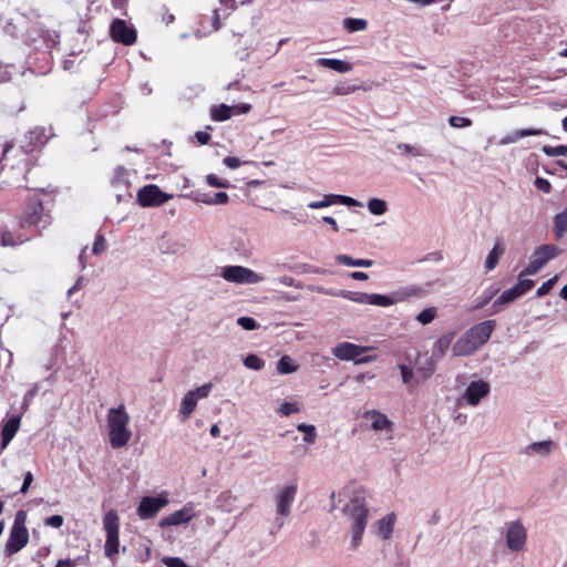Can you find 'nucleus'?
Returning <instances> with one entry per match:
<instances>
[{"instance_id":"39","label":"nucleus","mask_w":567,"mask_h":567,"mask_svg":"<svg viewBox=\"0 0 567 567\" xmlns=\"http://www.w3.org/2000/svg\"><path fill=\"white\" fill-rule=\"evenodd\" d=\"M542 151L546 156H549V157L567 155V146L566 145H557V146L545 145V146H543Z\"/></svg>"},{"instance_id":"26","label":"nucleus","mask_w":567,"mask_h":567,"mask_svg":"<svg viewBox=\"0 0 567 567\" xmlns=\"http://www.w3.org/2000/svg\"><path fill=\"white\" fill-rule=\"evenodd\" d=\"M336 259L339 264L348 266V267H362L370 268L373 266L374 261L372 259H354L348 255H338Z\"/></svg>"},{"instance_id":"24","label":"nucleus","mask_w":567,"mask_h":567,"mask_svg":"<svg viewBox=\"0 0 567 567\" xmlns=\"http://www.w3.org/2000/svg\"><path fill=\"white\" fill-rule=\"evenodd\" d=\"M556 447V443L551 440H545L530 443L526 446L525 453H536L540 455H548Z\"/></svg>"},{"instance_id":"27","label":"nucleus","mask_w":567,"mask_h":567,"mask_svg":"<svg viewBox=\"0 0 567 567\" xmlns=\"http://www.w3.org/2000/svg\"><path fill=\"white\" fill-rule=\"evenodd\" d=\"M368 300V305L378 307H390L396 303L393 292L391 295L369 293Z\"/></svg>"},{"instance_id":"38","label":"nucleus","mask_w":567,"mask_h":567,"mask_svg":"<svg viewBox=\"0 0 567 567\" xmlns=\"http://www.w3.org/2000/svg\"><path fill=\"white\" fill-rule=\"evenodd\" d=\"M437 316V310L435 307H430V308H425L424 310H422L417 316H416V320L425 326V324H429L431 323Z\"/></svg>"},{"instance_id":"21","label":"nucleus","mask_w":567,"mask_h":567,"mask_svg":"<svg viewBox=\"0 0 567 567\" xmlns=\"http://www.w3.org/2000/svg\"><path fill=\"white\" fill-rule=\"evenodd\" d=\"M548 133L543 128H520L512 132L511 134L503 137L502 144L516 143L519 138L527 136L547 135Z\"/></svg>"},{"instance_id":"30","label":"nucleus","mask_w":567,"mask_h":567,"mask_svg":"<svg viewBox=\"0 0 567 567\" xmlns=\"http://www.w3.org/2000/svg\"><path fill=\"white\" fill-rule=\"evenodd\" d=\"M343 27L349 32H358V31L365 30L368 27V22H367V20L361 19V18H346L343 20Z\"/></svg>"},{"instance_id":"18","label":"nucleus","mask_w":567,"mask_h":567,"mask_svg":"<svg viewBox=\"0 0 567 567\" xmlns=\"http://www.w3.org/2000/svg\"><path fill=\"white\" fill-rule=\"evenodd\" d=\"M21 417L19 415L11 416L6 421L1 429V450L3 451L17 434L20 427Z\"/></svg>"},{"instance_id":"45","label":"nucleus","mask_w":567,"mask_h":567,"mask_svg":"<svg viewBox=\"0 0 567 567\" xmlns=\"http://www.w3.org/2000/svg\"><path fill=\"white\" fill-rule=\"evenodd\" d=\"M557 279H558V277L554 276L553 278L545 281L540 287H538V289L536 291V296L540 298V297H544L547 293H549V291L553 289L554 285L556 284Z\"/></svg>"},{"instance_id":"48","label":"nucleus","mask_w":567,"mask_h":567,"mask_svg":"<svg viewBox=\"0 0 567 567\" xmlns=\"http://www.w3.org/2000/svg\"><path fill=\"white\" fill-rule=\"evenodd\" d=\"M237 323L245 330H254L258 326L257 321L250 317H239Z\"/></svg>"},{"instance_id":"28","label":"nucleus","mask_w":567,"mask_h":567,"mask_svg":"<svg viewBox=\"0 0 567 567\" xmlns=\"http://www.w3.org/2000/svg\"><path fill=\"white\" fill-rule=\"evenodd\" d=\"M41 212H42V206L40 203H35L32 207H31V210L30 212H27L24 217H23V221H22V225H30V226H35L40 223L41 220Z\"/></svg>"},{"instance_id":"25","label":"nucleus","mask_w":567,"mask_h":567,"mask_svg":"<svg viewBox=\"0 0 567 567\" xmlns=\"http://www.w3.org/2000/svg\"><path fill=\"white\" fill-rule=\"evenodd\" d=\"M332 296L341 297L343 299L353 301L360 305H368L369 293L360 292V291H350V290H339L338 292H332Z\"/></svg>"},{"instance_id":"50","label":"nucleus","mask_w":567,"mask_h":567,"mask_svg":"<svg viewBox=\"0 0 567 567\" xmlns=\"http://www.w3.org/2000/svg\"><path fill=\"white\" fill-rule=\"evenodd\" d=\"M514 286L518 289V291L523 296L524 293H526L528 290H530L534 287V280H532V279H523L520 277L518 282L516 285H514Z\"/></svg>"},{"instance_id":"6","label":"nucleus","mask_w":567,"mask_h":567,"mask_svg":"<svg viewBox=\"0 0 567 567\" xmlns=\"http://www.w3.org/2000/svg\"><path fill=\"white\" fill-rule=\"evenodd\" d=\"M560 254L561 249L555 245H540L534 250L530 262L522 271L520 276L536 275L548 261Z\"/></svg>"},{"instance_id":"31","label":"nucleus","mask_w":567,"mask_h":567,"mask_svg":"<svg viewBox=\"0 0 567 567\" xmlns=\"http://www.w3.org/2000/svg\"><path fill=\"white\" fill-rule=\"evenodd\" d=\"M522 293L518 291V289L513 286L512 288L505 290L502 292V295L495 300V306L506 305L509 303L517 298H519Z\"/></svg>"},{"instance_id":"46","label":"nucleus","mask_w":567,"mask_h":567,"mask_svg":"<svg viewBox=\"0 0 567 567\" xmlns=\"http://www.w3.org/2000/svg\"><path fill=\"white\" fill-rule=\"evenodd\" d=\"M207 184L212 187L228 188L230 183L226 179H219L215 174L206 176Z\"/></svg>"},{"instance_id":"33","label":"nucleus","mask_w":567,"mask_h":567,"mask_svg":"<svg viewBox=\"0 0 567 567\" xmlns=\"http://www.w3.org/2000/svg\"><path fill=\"white\" fill-rule=\"evenodd\" d=\"M332 205H337V194H326L321 200H312L307 206L310 209H320Z\"/></svg>"},{"instance_id":"15","label":"nucleus","mask_w":567,"mask_h":567,"mask_svg":"<svg viewBox=\"0 0 567 567\" xmlns=\"http://www.w3.org/2000/svg\"><path fill=\"white\" fill-rule=\"evenodd\" d=\"M52 136L51 130L44 127H35L30 130L25 135V142L21 145L23 153H29L38 146L44 145Z\"/></svg>"},{"instance_id":"13","label":"nucleus","mask_w":567,"mask_h":567,"mask_svg":"<svg viewBox=\"0 0 567 567\" xmlns=\"http://www.w3.org/2000/svg\"><path fill=\"white\" fill-rule=\"evenodd\" d=\"M168 504V499L165 495L156 497L145 496L141 499L137 507V515L141 519L153 518L163 507Z\"/></svg>"},{"instance_id":"57","label":"nucleus","mask_w":567,"mask_h":567,"mask_svg":"<svg viewBox=\"0 0 567 567\" xmlns=\"http://www.w3.org/2000/svg\"><path fill=\"white\" fill-rule=\"evenodd\" d=\"M223 163L231 169H235L240 166V161L237 157L227 156L223 159Z\"/></svg>"},{"instance_id":"11","label":"nucleus","mask_w":567,"mask_h":567,"mask_svg":"<svg viewBox=\"0 0 567 567\" xmlns=\"http://www.w3.org/2000/svg\"><path fill=\"white\" fill-rule=\"evenodd\" d=\"M110 34L115 42L124 45L134 44L137 38L135 28L122 19L113 20L110 28Z\"/></svg>"},{"instance_id":"23","label":"nucleus","mask_w":567,"mask_h":567,"mask_svg":"<svg viewBox=\"0 0 567 567\" xmlns=\"http://www.w3.org/2000/svg\"><path fill=\"white\" fill-rule=\"evenodd\" d=\"M394 520H395V516L392 513V514H389V515L382 517L381 519H379L375 523L377 534L382 539H389L390 538V536H391V534L393 532Z\"/></svg>"},{"instance_id":"42","label":"nucleus","mask_w":567,"mask_h":567,"mask_svg":"<svg viewBox=\"0 0 567 567\" xmlns=\"http://www.w3.org/2000/svg\"><path fill=\"white\" fill-rule=\"evenodd\" d=\"M449 124L454 128H464L472 125V120L464 116L453 115L449 117Z\"/></svg>"},{"instance_id":"56","label":"nucleus","mask_w":567,"mask_h":567,"mask_svg":"<svg viewBox=\"0 0 567 567\" xmlns=\"http://www.w3.org/2000/svg\"><path fill=\"white\" fill-rule=\"evenodd\" d=\"M535 185H536V187L539 190H542V192H544L546 194H548L551 190L550 183L547 179H545V178L537 177L536 181H535Z\"/></svg>"},{"instance_id":"61","label":"nucleus","mask_w":567,"mask_h":567,"mask_svg":"<svg viewBox=\"0 0 567 567\" xmlns=\"http://www.w3.org/2000/svg\"><path fill=\"white\" fill-rule=\"evenodd\" d=\"M297 364L286 355V374L297 371Z\"/></svg>"},{"instance_id":"12","label":"nucleus","mask_w":567,"mask_h":567,"mask_svg":"<svg viewBox=\"0 0 567 567\" xmlns=\"http://www.w3.org/2000/svg\"><path fill=\"white\" fill-rule=\"evenodd\" d=\"M172 198L159 189L157 185H146L137 193V200L143 207L159 206Z\"/></svg>"},{"instance_id":"5","label":"nucleus","mask_w":567,"mask_h":567,"mask_svg":"<svg viewBox=\"0 0 567 567\" xmlns=\"http://www.w3.org/2000/svg\"><path fill=\"white\" fill-rule=\"evenodd\" d=\"M103 528L106 534L105 540V556L112 558L114 555L118 553L120 540H118V529H120V517L114 509L109 511L103 517Z\"/></svg>"},{"instance_id":"43","label":"nucleus","mask_w":567,"mask_h":567,"mask_svg":"<svg viewBox=\"0 0 567 567\" xmlns=\"http://www.w3.org/2000/svg\"><path fill=\"white\" fill-rule=\"evenodd\" d=\"M229 197L225 192H218L214 196L209 197V199H200V203L206 205H221L228 202Z\"/></svg>"},{"instance_id":"32","label":"nucleus","mask_w":567,"mask_h":567,"mask_svg":"<svg viewBox=\"0 0 567 567\" xmlns=\"http://www.w3.org/2000/svg\"><path fill=\"white\" fill-rule=\"evenodd\" d=\"M367 207L372 215L377 216L383 215L388 212V204L381 198H371L368 202Z\"/></svg>"},{"instance_id":"35","label":"nucleus","mask_w":567,"mask_h":567,"mask_svg":"<svg viewBox=\"0 0 567 567\" xmlns=\"http://www.w3.org/2000/svg\"><path fill=\"white\" fill-rule=\"evenodd\" d=\"M436 360L433 357H429L424 362H420L416 370L422 374L424 379H429L435 371Z\"/></svg>"},{"instance_id":"62","label":"nucleus","mask_w":567,"mask_h":567,"mask_svg":"<svg viewBox=\"0 0 567 567\" xmlns=\"http://www.w3.org/2000/svg\"><path fill=\"white\" fill-rule=\"evenodd\" d=\"M322 220H323L324 223H327L328 225H330V226H331V228H332L334 231H338V230H339V226H338V224H337V220H336L333 217H331V216H323V217H322Z\"/></svg>"},{"instance_id":"64","label":"nucleus","mask_w":567,"mask_h":567,"mask_svg":"<svg viewBox=\"0 0 567 567\" xmlns=\"http://www.w3.org/2000/svg\"><path fill=\"white\" fill-rule=\"evenodd\" d=\"M350 277L354 280H367L369 276L363 271H353L350 274Z\"/></svg>"},{"instance_id":"16","label":"nucleus","mask_w":567,"mask_h":567,"mask_svg":"<svg viewBox=\"0 0 567 567\" xmlns=\"http://www.w3.org/2000/svg\"><path fill=\"white\" fill-rule=\"evenodd\" d=\"M432 282H427L425 285H409L404 287H400L394 290V298L396 303L406 301L411 298H424L430 292V287Z\"/></svg>"},{"instance_id":"59","label":"nucleus","mask_w":567,"mask_h":567,"mask_svg":"<svg viewBox=\"0 0 567 567\" xmlns=\"http://www.w3.org/2000/svg\"><path fill=\"white\" fill-rule=\"evenodd\" d=\"M195 137L198 141V143L202 144V145L208 144V142L210 140V135L208 133H206V132H203V131L196 132Z\"/></svg>"},{"instance_id":"14","label":"nucleus","mask_w":567,"mask_h":567,"mask_svg":"<svg viewBox=\"0 0 567 567\" xmlns=\"http://www.w3.org/2000/svg\"><path fill=\"white\" fill-rule=\"evenodd\" d=\"M489 391L491 388L486 381H474L466 388L463 395L457 400V404L461 405L464 401L468 405L476 406L483 398L487 396Z\"/></svg>"},{"instance_id":"58","label":"nucleus","mask_w":567,"mask_h":567,"mask_svg":"<svg viewBox=\"0 0 567 567\" xmlns=\"http://www.w3.org/2000/svg\"><path fill=\"white\" fill-rule=\"evenodd\" d=\"M32 482H33V475H32L31 472H28L24 475L23 484L21 486L20 492L23 493V494L27 493L29 487H30V485L32 484Z\"/></svg>"},{"instance_id":"41","label":"nucleus","mask_w":567,"mask_h":567,"mask_svg":"<svg viewBox=\"0 0 567 567\" xmlns=\"http://www.w3.org/2000/svg\"><path fill=\"white\" fill-rule=\"evenodd\" d=\"M396 148L413 156H426L425 150L420 146H414L406 143H399L396 145Z\"/></svg>"},{"instance_id":"37","label":"nucleus","mask_w":567,"mask_h":567,"mask_svg":"<svg viewBox=\"0 0 567 567\" xmlns=\"http://www.w3.org/2000/svg\"><path fill=\"white\" fill-rule=\"evenodd\" d=\"M297 430L305 434L303 435V442H306L308 444H312V443L316 442L317 430H316L315 425H309V424L301 423V424L297 425Z\"/></svg>"},{"instance_id":"3","label":"nucleus","mask_w":567,"mask_h":567,"mask_svg":"<svg viewBox=\"0 0 567 567\" xmlns=\"http://www.w3.org/2000/svg\"><path fill=\"white\" fill-rule=\"evenodd\" d=\"M130 415L124 405L112 408L107 412V427L110 444L113 449H121L130 442L132 432L128 429Z\"/></svg>"},{"instance_id":"55","label":"nucleus","mask_w":567,"mask_h":567,"mask_svg":"<svg viewBox=\"0 0 567 567\" xmlns=\"http://www.w3.org/2000/svg\"><path fill=\"white\" fill-rule=\"evenodd\" d=\"M63 517L61 515H53L45 518V525L54 528H59L63 525Z\"/></svg>"},{"instance_id":"8","label":"nucleus","mask_w":567,"mask_h":567,"mask_svg":"<svg viewBox=\"0 0 567 567\" xmlns=\"http://www.w3.org/2000/svg\"><path fill=\"white\" fill-rule=\"evenodd\" d=\"M505 543L512 553H520L527 543V530L520 520H513L505 524Z\"/></svg>"},{"instance_id":"53","label":"nucleus","mask_w":567,"mask_h":567,"mask_svg":"<svg viewBox=\"0 0 567 567\" xmlns=\"http://www.w3.org/2000/svg\"><path fill=\"white\" fill-rule=\"evenodd\" d=\"M297 493V485H286V516L288 515L287 507L295 499V495Z\"/></svg>"},{"instance_id":"4","label":"nucleus","mask_w":567,"mask_h":567,"mask_svg":"<svg viewBox=\"0 0 567 567\" xmlns=\"http://www.w3.org/2000/svg\"><path fill=\"white\" fill-rule=\"evenodd\" d=\"M25 512L18 511L6 545L7 555L20 551L28 544L29 533L25 527Z\"/></svg>"},{"instance_id":"60","label":"nucleus","mask_w":567,"mask_h":567,"mask_svg":"<svg viewBox=\"0 0 567 567\" xmlns=\"http://www.w3.org/2000/svg\"><path fill=\"white\" fill-rule=\"evenodd\" d=\"M276 502H277V512L279 515H282L284 514V492H280L277 494Z\"/></svg>"},{"instance_id":"54","label":"nucleus","mask_w":567,"mask_h":567,"mask_svg":"<svg viewBox=\"0 0 567 567\" xmlns=\"http://www.w3.org/2000/svg\"><path fill=\"white\" fill-rule=\"evenodd\" d=\"M337 204L347 205V206H362L360 202L357 199L346 196V195H338L337 194Z\"/></svg>"},{"instance_id":"9","label":"nucleus","mask_w":567,"mask_h":567,"mask_svg":"<svg viewBox=\"0 0 567 567\" xmlns=\"http://www.w3.org/2000/svg\"><path fill=\"white\" fill-rule=\"evenodd\" d=\"M213 389L212 383H205L194 390L188 391L182 402L179 408V417L183 422L187 421L192 413L194 412L198 400L205 399L209 395Z\"/></svg>"},{"instance_id":"40","label":"nucleus","mask_w":567,"mask_h":567,"mask_svg":"<svg viewBox=\"0 0 567 567\" xmlns=\"http://www.w3.org/2000/svg\"><path fill=\"white\" fill-rule=\"evenodd\" d=\"M243 362L247 369H251L255 371L261 370L265 365V362L256 354H248Z\"/></svg>"},{"instance_id":"47","label":"nucleus","mask_w":567,"mask_h":567,"mask_svg":"<svg viewBox=\"0 0 567 567\" xmlns=\"http://www.w3.org/2000/svg\"><path fill=\"white\" fill-rule=\"evenodd\" d=\"M162 563L166 567H190L179 557H163Z\"/></svg>"},{"instance_id":"29","label":"nucleus","mask_w":567,"mask_h":567,"mask_svg":"<svg viewBox=\"0 0 567 567\" xmlns=\"http://www.w3.org/2000/svg\"><path fill=\"white\" fill-rule=\"evenodd\" d=\"M234 111V106L220 104L212 109V118L214 121L223 122L230 118Z\"/></svg>"},{"instance_id":"34","label":"nucleus","mask_w":567,"mask_h":567,"mask_svg":"<svg viewBox=\"0 0 567 567\" xmlns=\"http://www.w3.org/2000/svg\"><path fill=\"white\" fill-rule=\"evenodd\" d=\"M555 234L558 239L563 238L567 233V214H557L554 218Z\"/></svg>"},{"instance_id":"7","label":"nucleus","mask_w":567,"mask_h":567,"mask_svg":"<svg viewBox=\"0 0 567 567\" xmlns=\"http://www.w3.org/2000/svg\"><path fill=\"white\" fill-rule=\"evenodd\" d=\"M220 277L236 285H255L264 280L262 276L244 266H226L221 268Z\"/></svg>"},{"instance_id":"36","label":"nucleus","mask_w":567,"mask_h":567,"mask_svg":"<svg viewBox=\"0 0 567 567\" xmlns=\"http://www.w3.org/2000/svg\"><path fill=\"white\" fill-rule=\"evenodd\" d=\"M503 254V248L497 243L494 245L493 249L488 252L486 260H485V267L487 270H493L496 265L498 264V258Z\"/></svg>"},{"instance_id":"22","label":"nucleus","mask_w":567,"mask_h":567,"mask_svg":"<svg viewBox=\"0 0 567 567\" xmlns=\"http://www.w3.org/2000/svg\"><path fill=\"white\" fill-rule=\"evenodd\" d=\"M454 339V332H449L446 334L441 336L433 347V357L435 360L441 359L445 355L446 351L450 349Z\"/></svg>"},{"instance_id":"51","label":"nucleus","mask_w":567,"mask_h":567,"mask_svg":"<svg viewBox=\"0 0 567 567\" xmlns=\"http://www.w3.org/2000/svg\"><path fill=\"white\" fill-rule=\"evenodd\" d=\"M399 369H400V372H401V377H402V381L404 384H409L412 379H413V370L405 365V364H400L399 365Z\"/></svg>"},{"instance_id":"44","label":"nucleus","mask_w":567,"mask_h":567,"mask_svg":"<svg viewBox=\"0 0 567 567\" xmlns=\"http://www.w3.org/2000/svg\"><path fill=\"white\" fill-rule=\"evenodd\" d=\"M27 238L18 237L14 238L13 235L10 231H4L1 235V244L2 246H17L25 241Z\"/></svg>"},{"instance_id":"1","label":"nucleus","mask_w":567,"mask_h":567,"mask_svg":"<svg viewBox=\"0 0 567 567\" xmlns=\"http://www.w3.org/2000/svg\"><path fill=\"white\" fill-rule=\"evenodd\" d=\"M494 328V320H486L470 328L453 344V355L465 357L473 354L477 349H480L489 340Z\"/></svg>"},{"instance_id":"52","label":"nucleus","mask_w":567,"mask_h":567,"mask_svg":"<svg viewBox=\"0 0 567 567\" xmlns=\"http://www.w3.org/2000/svg\"><path fill=\"white\" fill-rule=\"evenodd\" d=\"M106 248V241L102 235L96 236L94 244H93V254L100 255L102 254Z\"/></svg>"},{"instance_id":"63","label":"nucleus","mask_w":567,"mask_h":567,"mask_svg":"<svg viewBox=\"0 0 567 567\" xmlns=\"http://www.w3.org/2000/svg\"><path fill=\"white\" fill-rule=\"evenodd\" d=\"M299 411L297 403L286 402V416Z\"/></svg>"},{"instance_id":"2","label":"nucleus","mask_w":567,"mask_h":567,"mask_svg":"<svg viewBox=\"0 0 567 567\" xmlns=\"http://www.w3.org/2000/svg\"><path fill=\"white\" fill-rule=\"evenodd\" d=\"M350 522L349 549L354 551L362 543V537L369 520V508L359 498L351 499L343 508Z\"/></svg>"},{"instance_id":"20","label":"nucleus","mask_w":567,"mask_h":567,"mask_svg":"<svg viewBox=\"0 0 567 567\" xmlns=\"http://www.w3.org/2000/svg\"><path fill=\"white\" fill-rule=\"evenodd\" d=\"M192 517H193V515L190 514V511L183 508V509L176 511V512L167 515L166 517H164L161 520L159 525L162 527L177 526L181 524L188 523L192 519Z\"/></svg>"},{"instance_id":"19","label":"nucleus","mask_w":567,"mask_h":567,"mask_svg":"<svg viewBox=\"0 0 567 567\" xmlns=\"http://www.w3.org/2000/svg\"><path fill=\"white\" fill-rule=\"evenodd\" d=\"M316 65L331 69L341 74L348 73L353 69L350 62L332 58H319L316 61Z\"/></svg>"},{"instance_id":"10","label":"nucleus","mask_w":567,"mask_h":567,"mask_svg":"<svg viewBox=\"0 0 567 567\" xmlns=\"http://www.w3.org/2000/svg\"><path fill=\"white\" fill-rule=\"evenodd\" d=\"M369 350L368 347L358 346L351 342H341L332 348V353L339 360L350 361L354 360L358 363L370 362L372 358H363L359 357L365 353Z\"/></svg>"},{"instance_id":"49","label":"nucleus","mask_w":567,"mask_h":567,"mask_svg":"<svg viewBox=\"0 0 567 567\" xmlns=\"http://www.w3.org/2000/svg\"><path fill=\"white\" fill-rule=\"evenodd\" d=\"M355 91L354 85L350 84H341L333 87L331 94L332 95H347Z\"/></svg>"},{"instance_id":"17","label":"nucleus","mask_w":567,"mask_h":567,"mask_svg":"<svg viewBox=\"0 0 567 567\" xmlns=\"http://www.w3.org/2000/svg\"><path fill=\"white\" fill-rule=\"evenodd\" d=\"M363 419L370 420V427L374 431H392L393 422L378 410H368L362 414Z\"/></svg>"}]
</instances>
